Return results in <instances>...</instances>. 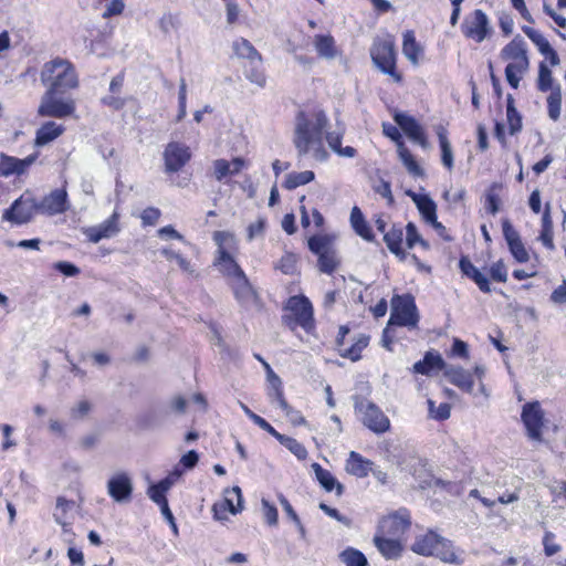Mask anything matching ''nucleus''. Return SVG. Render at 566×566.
Here are the masks:
<instances>
[{"label":"nucleus","instance_id":"obj_1","mask_svg":"<svg viewBox=\"0 0 566 566\" xmlns=\"http://www.w3.org/2000/svg\"><path fill=\"white\" fill-rule=\"evenodd\" d=\"M328 118L324 111L298 112L295 118L293 144L300 157L311 156L316 161H326L328 153L324 147L323 135L329 148L340 157L353 158L357 151L352 146H342L344 130L327 132Z\"/></svg>","mask_w":566,"mask_h":566},{"label":"nucleus","instance_id":"obj_2","mask_svg":"<svg viewBox=\"0 0 566 566\" xmlns=\"http://www.w3.org/2000/svg\"><path fill=\"white\" fill-rule=\"evenodd\" d=\"M40 80L46 86V91L65 93L78 86L77 74L73 64L61 57L44 63Z\"/></svg>","mask_w":566,"mask_h":566},{"label":"nucleus","instance_id":"obj_3","mask_svg":"<svg viewBox=\"0 0 566 566\" xmlns=\"http://www.w3.org/2000/svg\"><path fill=\"white\" fill-rule=\"evenodd\" d=\"M412 552L422 556H436L442 562L450 564H461V559L455 554L451 541L429 531L424 535L418 536L411 546Z\"/></svg>","mask_w":566,"mask_h":566},{"label":"nucleus","instance_id":"obj_4","mask_svg":"<svg viewBox=\"0 0 566 566\" xmlns=\"http://www.w3.org/2000/svg\"><path fill=\"white\" fill-rule=\"evenodd\" d=\"M370 56L376 65L384 74L390 75L397 83L401 82L402 76L396 70V48L391 35L375 39L370 48Z\"/></svg>","mask_w":566,"mask_h":566},{"label":"nucleus","instance_id":"obj_5","mask_svg":"<svg viewBox=\"0 0 566 566\" xmlns=\"http://www.w3.org/2000/svg\"><path fill=\"white\" fill-rule=\"evenodd\" d=\"M62 92L45 91L41 96L36 111L40 117L66 118L76 111V102L71 96H62Z\"/></svg>","mask_w":566,"mask_h":566},{"label":"nucleus","instance_id":"obj_6","mask_svg":"<svg viewBox=\"0 0 566 566\" xmlns=\"http://www.w3.org/2000/svg\"><path fill=\"white\" fill-rule=\"evenodd\" d=\"M355 412L361 423L376 434H382L390 429V420L373 401L355 397Z\"/></svg>","mask_w":566,"mask_h":566},{"label":"nucleus","instance_id":"obj_7","mask_svg":"<svg viewBox=\"0 0 566 566\" xmlns=\"http://www.w3.org/2000/svg\"><path fill=\"white\" fill-rule=\"evenodd\" d=\"M418 322L419 315L413 297L408 294L394 296L388 324L415 328Z\"/></svg>","mask_w":566,"mask_h":566},{"label":"nucleus","instance_id":"obj_8","mask_svg":"<svg viewBox=\"0 0 566 566\" xmlns=\"http://www.w3.org/2000/svg\"><path fill=\"white\" fill-rule=\"evenodd\" d=\"M35 213H40L39 202L30 192H24L4 210L2 219L15 224L29 222Z\"/></svg>","mask_w":566,"mask_h":566},{"label":"nucleus","instance_id":"obj_9","mask_svg":"<svg viewBox=\"0 0 566 566\" xmlns=\"http://www.w3.org/2000/svg\"><path fill=\"white\" fill-rule=\"evenodd\" d=\"M461 31L465 38L481 43L492 34L493 29L488 15L482 10L475 9L464 18Z\"/></svg>","mask_w":566,"mask_h":566},{"label":"nucleus","instance_id":"obj_10","mask_svg":"<svg viewBox=\"0 0 566 566\" xmlns=\"http://www.w3.org/2000/svg\"><path fill=\"white\" fill-rule=\"evenodd\" d=\"M522 421L526 428L527 436L534 441H542V427L544 411L538 401L527 402L523 406Z\"/></svg>","mask_w":566,"mask_h":566},{"label":"nucleus","instance_id":"obj_11","mask_svg":"<svg viewBox=\"0 0 566 566\" xmlns=\"http://www.w3.org/2000/svg\"><path fill=\"white\" fill-rule=\"evenodd\" d=\"M133 490V480L127 472H116L107 481V494L117 503L129 502Z\"/></svg>","mask_w":566,"mask_h":566},{"label":"nucleus","instance_id":"obj_12","mask_svg":"<svg viewBox=\"0 0 566 566\" xmlns=\"http://www.w3.org/2000/svg\"><path fill=\"white\" fill-rule=\"evenodd\" d=\"M234 297L244 310H260L261 301L258 292L251 285L247 275L233 281L231 284Z\"/></svg>","mask_w":566,"mask_h":566},{"label":"nucleus","instance_id":"obj_13","mask_svg":"<svg viewBox=\"0 0 566 566\" xmlns=\"http://www.w3.org/2000/svg\"><path fill=\"white\" fill-rule=\"evenodd\" d=\"M191 157L190 149L187 145L170 142L164 150V161L166 172L172 174L179 171Z\"/></svg>","mask_w":566,"mask_h":566},{"label":"nucleus","instance_id":"obj_14","mask_svg":"<svg viewBox=\"0 0 566 566\" xmlns=\"http://www.w3.org/2000/svg\"><path fill=\"white\" fill-rule=\"evenodd\" d=\"M222 235V232L214 233V240L219 244V255L216 258L214 265L224 276L229 279L231 284L233 281L239 280L241 276H244L245 273L235 262V260L230 255V253L224 248H222L220 240Z\"/></svg>","mask_w":566,"mask_h":566},{"label":"nucleus","instance_id":"obj_15","mask_svg":"<svg viewBox=\"0 0 566 566\" xmlns=\"http://www.w3.org/2000/svg\"><path fill=\"white\" fill-rule=\"evenodd\" d=\"M286 308L293 313L297 325L306 331L313 326V306L306 296L296 295L290 297Z\"/></svg>","mask_w":566,"mask_h":566},{"label":"nucleus","instance_id":"obj_16","mask_svg":"<svg viewBox=\"0 0 566 566\" xmlns=\"http://www.w3.org/2000/svg\"><path fill=\"white\" fill-rule=\"evenodd\" d=\"M394 120L412 142L419 144L424 149L429 147L423 128L415 117L397 112L394 115Z\"/></svg>","mask_w":566,"mask_h":566},{"label":"nucleus","instance_id":"obj_17","mask_svg":"<svg viewBox=\"0 0 566 566\" xmlns=\"http://www.w3.org/2000/svg\"><path fill=\"white\" fill-rule=\"evenodd\" d=\"M120 231L119 213L114 211L113 214L98 226L83 229V233L88 241L97 243L103 239H109Z\"/></svg>","mask_w":566,"mask_h":566},{"label":"nucleus","instance_id":"obj_18","mask_svg":"<svg viewBox=\"0 0 566 566\" xmlns=\"http://www.w3.org/2000/svg\"><path fill=\"white\" fill-rule=\"evenodd\" d=\"M502 230L513 258L518 263H526L530 260L528 252L522 242L520 233L514 229L509 219L502 220Z\"/></svg>","mask_w":566,"mask_h":566},{"label":"nucleus","instance_id":"obj_19","mask_svg":"<svg viewBox=\"0 0 566 566\" xmlns=\"http://www.w3.org/2000/svg\"><path fill=\"white\" fill-rule=\"evenodd\" d=\"M224 493V499L221 502L214 503L212 507L217 520L226 518L224 513L227 511L231 514H237L242 510V492L239 486L227 489Z\"/></svg>","mask_w":566,"mask_h":566},{"label":"nucleus","instance_id":"obj_20","mask_svg":"<svg viewBox=\"0 0 566 566\" xmlns=\"http://www.w3.org/2000/svg\"><path fill=\"white\" fill-rule=\"evenodd\" d=\"M410 516L406 511L396 512L381 520L379 531L382 535L398 538L410 527Z\"/></svg>","mask_w":566,"mask_h":566},{"label":"nucleus","instance_id":"obj_21","mask_svg":"<svg viewBox=\"0 0 566 566\" xmlns=\"http://www.w3.org/2000/svg\"><path fill=\"white\" fill-rule=\"evenodd\" d=\"M38 155L31 154L23 159L0 154V175L10 177L12 175L20 176L24 174L31 165L36 160Z\"/></svg>","mask_w":566,"mask_h":566},{"label":"nucleus","instance_id":"obj_22","mask_svg":"<svg viewBox=\"0 0 566 566\" xmlns=\"http://www.w3.org/2000/svg\"><path fill=\"white\" fill-rule=\"evenodd\" d=\"M39 202L40 213L54 216L67 210V193L64 189H55Z\"/></svg>","mask_w":566,"mask_h":566},{"label":"nucleus","instance_id":"obj_23","mask_svg":"<svg viewBox=\"0 0 566 566\" xmlns=\"http://www.w3.org/2000/svg\"><path fill=\"white\" fill-rule=\"evenodd\" d=\"M501 57L503 60H514L513 63H509L507 65H520L522 62H525L526 67H530L526 43L520 35H516L502 49Z\"/></svg>","mask_w":566,"mask_h":566},{"label":"nucleus","instance_id":"obj_24","mask_svg":"<svg viewBox=\"0 0 566 566\" xmlns=\"http://www.w3.org/2000/svg\"><path fill=\"white\" fill-rule=\"evenodd\" d=\"M444 376L461 390L468 394L473 392L474 380L471 371L460 366H446Z\"/></svg>","mask_w":566,"mask_h":566},{"label":"nucleus","instance_id":"obj_25","mask_svg":"<svg viewBox=\"0 0 566 566\" xmlns=\"http://www.w3.org/2000/svg\"><path fill=\"white\" fill-rule=\"evenodd\" d=\"M406 195L415 202L427 223L436 222L437 205L428 195H420L412 190H407Z\"/></svg>","mask_w":566,"mask_h":566},{"label":"nucleus","instance_id":"obj_26","mask_svg":"<svg viewBox=\"0 0 566 566\" xmlns=\"http://www.w3.org/2000/svg\"><path fill=\"white\" fill-rule=\"evenodd\" d=\"M64 132L65 127L63 125L52 120L45 122L35 132L34 145L43 147L59 138Z\"/></svg>","mask_w":566,"mask_h":566},{"label":"nucleus","instance_id":"obj_27","mask_svg":"<svg viewBox=\"0 0 566 566\" xmlns=\"http://www.w3.org/2000/svg\"><path fill=\"white\" fill-rule=\"evenodd\" d=\"M446 366L447 365L439 353L429 350L424 354L423 359L413 364L412 371L415 374L429 376L432 370H444Z\"/></svg>","mask_w":566,"mask_h":566},{"label":"nucleus","instance_id":"obj_28","mask_svg":"<svg viewBox=\"0 0 566 566\" xmlns=\"http://www.w3.org/2000/svg\"><path fill=\"white\" fill-rule=\"evenodd\" d=\"M374 543L377 549L386 559H396L402 553V545L398 538L376 535Z\"/></svg>","mask_w":566,"mask_h":566},{"label":"nucleus","instance_id":"obj_29","mask_svg":"<svg viewBox=\"0 0 566 566\" xmlns=\"http://www.w3.org/2000/svg\"><path fill=\"white\" fill-rule=\"evenodd\" d=\"M459 266L461 272L474 281V283L479 286V289L484 293L491 292V286L488 277L481 273V271L472 264V262L467 258L462 256L459 261Z\"/></svg>","mask_w":566,"mask_h":566},{"label":"nucleus","instance_id":"obj_30","mask_svg":"<svg viewBox=\"0 0 566 566\" xmlns=\"http://www.w3.org/2000/svg\"><path fill=\"white\" fill-rule=\"evenodd\" d=\"M373 462L363 458L359 453L350 451L346 460V471L357 478H365L371 470Z\"/></svg>","mask_w":566,"mask_h":566},{"label":"nucleus","instance_id":"obj_31","mask_svg":"<svg viewBox=\"0 0 566 566\" xmlns=\"http://www.w3.org/2000/svg\"><path fill=\"white\" fill-rule=\"evenodd\" d=\"M312 469L317 481L326 492H331L335 489L338 496L343 494L344 486L333 476L329 471L323 469L322 465L316 462L312 464Z\"/></svg>","mask_w":566,"mask_h":566},{"label":"nucleus","instance_id":"obj_32","mask_svg":"<svg viewBox=\"0 0 566 566\" xmlns=\"http://www.w3.org/2000/svg\"><path fill=\"white\" fill-rule=\"evenodd\" d=\"M232 48L238 57L247 59L250 64H261L262 56L249 40L240 38L233 42Z\"/></svg>","mask_w":566,"mask_h":566},{"label":"nucleus","instance_id":"obj_33","mask_svg":"<svg viewBox=\"0 0 566 566\" xmlns=\"http://www.w3.org/2000/svg\"><path fill=\"white\" fill-rule=\"evenodd\" d=\"M402 53L413 65H418L423 49L416 41L413 31L409 30L403 33Z\"/></svg>","mask_w":566,"mask_h":566},{"label":"nucleus","instance_id":"obj_34","mask_svg":"<svg viewBox=\"0 0 566 566\" xmlns=\"http://www.w3.org/2000/svg\"><path fill=\"white\" fill-rule=\"evenodd\" d=\"M350 224H352L354 231L359 237H361L366 241L374 240L375 237L371 231V228L365 220V217H364L361 210L357 206L353 207V209L350 211Z\"/></svg>","mask_w":566,"mask_h":566},{"label":"nucleus","instance_id":"obj_35","mask_svg":"<svg viewBox=\"0 0 566 566\" xmlns=\"http://www.w3.org/2000/svg\"><path fill=\"white\" fill-rule=\"evenodd\" d=\"M244 166L242 158H234L231 163L226 159H218L213 163L214 176L217 180H222L228 175L238 174Z\"/></svg>","mask_w":566,"mask_h":566},{"label":"nucleus","instance_id":"obj_36","mask_svg":"<svg viewBox=\"0 0 566 566\" xmlns=\"http://www.w3.org/2000/svg\"><path fill=\"white\" fill-rule=\"evenodd\" d=\"M402 228L394 226L388 232L384 233V241L391 253L405 258L402 250Z\"/></svg>","mask_w":566,"mask_h":566},{"label":"nucleus","instance_id":"obj_37","mask_svg":"<svg viewBox=\"0 0 566 566\" xmlns=\"http://www.w3.org/2000/svg\"><path fill=\"white\" fill-rule=\"evenodd\" d=\"M314 46L321 57L332 60L336 56L335 41L332 35H315Z\"/></svg>","mask_w":566,"mask_h":566},{"label":"nucleus","instance_id":"obj_38","mask_svg":"<svg viewBox=\"0 0 566 566\" xmlns=\"http://www.w3.org/2000/svg\"><path fill=\"white\" fill-rule=\"evenodd\" d=\"M168 413L167 410H150L140 415L137 419L139 428L144 430H154L163 423V418Z\"/></svg>","mask_w":566,"mask_h":566},{"label":"nucleus","instance_id":"obj_39","mask_svg":"<svg viewBox=\"0 0 566 566\" xmlns=\"http://www.w3.org/2000/svg\"><path fill=\"white\" fill-rule=\"evenodd\" d=\"M369 337L365 335H360L356 342L349 346L345 347L344 345L338 347V353L342 357L348 358L352 361H357L361 357V352L364 348L368 346Z\"/></svg>","mask_w":566,"mask_h":566},{"label":"nucleus","instance_id":"obj_40","mask_svg":"<svg viewBox=\"0 0 566 566\" xmlns=\"http://www.w3.org/2000/svg\"><path fill=\"white\" fill-rule=\"evenodd\" d=\"M398 156L409 174L415 177L423 176V169L418 165L412 154L403 143H399Z\"/></svg>","mask_w":566,"mask_h":566},{"label":"nucleus","instance_id":"obj_41","mask_svg":"<svg viewBox=\"0 0 566 566\" xmlns=\"http://www.w3.org/2000/svg\"><path fill=\"white\" fill-rule=\"evenodd\" d=\"M437 135L440 143L441 148V161L444 167H447L449 170L453 167V153L451 148V144L447 137V130L439 126L437 130Z\"/></svg>","mask_w":566,"mask_h":566},{"label":"nucleus","instance_id":"obj_42","mask_svg":"<svg viewBox=\"0 0 566 566\" xmlns=\"http://www.w3.org/2000/svg\"><path fill=\"white\" fill-rule=\"evenodd\" d=\"M282 446L289 449L298 460H305L307 450L305 447L292 437L281 434L274 437Z\"/></svg>","mask_w":566,"mask_h":566},{"label":"nucleus","instance_id":"obj_43","mask_svg":"<svg viewBox=\"0 0 566 566\" xmlns=\"http://www.w3.org/2000/svg\"><path fill=\"white\" fill-rule=\"evenodd\" d=\"M339 559L346 566H367L366 556L358 549L348 547L339 554Z\"/></svg>","mask_w":566,"mask_h":566},{"label":"nucleus","instance_id":"obj_44","mask_svg":"<svg viewBox=\"0 0 566 566\" xmlns=\"http://www.w3.org/2000/svg\"><path fill=\"white\" fill-rule=\"evenodd\" d=\"M315 175L311 170H305L301 172H291L286 176L284 181V187L286 189H295L300 186L306 185L314 179Z\"/></svg>","mask_w":566,"mask_h":566},{"label":"nucleus","instance_id":"obj_45","mask_svg":"<svg viewBox=\"0 0 566 566\" xmlns=\"http://www.w3.org/2000/svg\"><path fill=\"white\" fill-rule=\"evenodd\" d=\"M73 507V502L64 497H57L55 512L53 514L54 520L57 524L63 527L64 532L69 531L70 524L65 521L66 513Z\"/></svg>","mask_w":566,"mask_h":566},{"label":"nucleus","instance_id":"obj_46","mask_svg":"<svg viewBox=\"0 0 566 566\" xmlns=\"http://www.w3.org/2000/svg\"><path fill=\"white\" fill-rule=\"evenodd\" d=\"M560 105H562V90H560L559 85H555V88H553V92H551L549 96L547 97L548 116L553 120H557L559 118Z\"/></svg>","mask_w":566,"mask_h":566},{"label":"nucleus","instance_id":"obj_47","mask_svg":"<svg viewBox=\"0 0 566 566\" xmlns=\"http://www.w3.org/2000/svg\"><path fill=\"white\" fill-rule=\"evenodd\" d=\"M554 78L552 75V71L545 64V62H541L538 66V77H537V88L541 92H553L555 86L553 85Z\"/></svg>","mask_w":566,"mask_h":566},{"label":"nucleus","instance_id":"obj_48","mask_svg":"<svg viewBox=\"0 0 566 566\" xmlns=\"http://www.w3.org/2000/svg\"><path fill=\"white\" fill-rule=\"evenodd\" d=\"M338 264L339 260L334 249L318 255V268L324 273L332 274Z\"/></svg>","mask_w":566,"mask_h":566},{"label":"nucleus","instance_id":"obj_49","mask_svg":"<svg viewBox=\"0 0 566 566\" xmlns=\"http://www.w3.org/2000/svg\"><path fill=\"white\" fill-rule=\"evenodd\" d=\"M310 250L319 255L333 250L332 239L328 235H314L308 240Z\"/></svg>","mask_w":566,"mask_h":566},{"label":"nucleus","instance_id":"obj_50","mask_svg":"<svg viewBox=\"0 0 566 566\" xmlns=\"http://www.w3.org/2000/svg\"><path fill=\"white\" fill-rule=\"evenodd\" d=\"M501 188L502 186L500 184H493L485 195L486 209L493 216L500 210L499 190H501Z\"/></svg>","mask_w":566,"mask_h":566},{"label":"nucleus","instance_id":"obj_51","mask_svg":"<svg viewBox=\"0 0 566 566\" xmlns=\"http://www.w3.org/2000/svg\"><path fill=\"white\" fill-rule=\"evenodd\" d=\"M245 77L251 82L256 84L260 87H263L266 82V77L264 75L262 63L261 64H250L244 69Z\"/></svg>","mask_w":566,"mask_h":566},{"label":"nucleus","instance_id":"obj_52","mask_svg":"<svg viewBox=\"0 0 566 566\" xmlns=\"http://www.w3.org/2000/svg\"><path fill=\"white\" fill-rule=\"evenodd\" d=\"M240 407L243 410V412L261 429H263L273 437L279 436V432L264 418L254 413L247 405L240 402Z\"/></svg>","mask_w":566,"mask_h":566},{"label":"nucleus","instance_id":"obj_53","mask_svg":"<svg viewBox=\"0 0 566 566\" xmlns=\"http://www.w3.org/2000/svg\"><path fill=\"white\" fill-rule=\"evenodd\" d=\"M297 256L294 253L286 252L275 264V269L284 274H294L296 272Z\"/></svg>","mask_w":566,"mask_h":566},{"label":"nucleus","instance_id":"obj_54","mask_svg":"<svg viewBox=\"0 0 566 566\" xmlns=\"http://www.w3.org/2000/svg\"><path fill=\"white\" fill-rule=\"evenodd\" d=\"M528 70L526 67V63L522 62L520 65H506L505 67V76L506 81L513 88H517L520 84L518 74H523Z\"/></svg>","mask_w":566,"mask_h":566},{"label":"nucleus","instance_id":"obj_55","mask_svg":"<svg viewBox=\"0 0 566 566\" xmlns=\"http://www.w3.org/2000/svg\"><path fill=\"white\" fill-rule=\"evenodd\" d=\"M406 243L409 249H412L417 243L428 248V243L421 238L413 222H409L406 226Z\"/></svg>","mask_w":566,"mask_h":566},{"label":"nucleus","instance_id":"obj_56","mask_svg":"<svg viewBox=\"0 0 566 566\" xmlns=\"http://www.w3.org/2000/svg\"><path fill=\"white\" fill-rule=\"evenodd\" d=\"M92 405L88 400L78 401L70 411L71 417L75 420L84 419L91 411Z\"/></svg>","mask_w":566,"mask_h":566},{"label":"nucleus","instance_id":"obj_57","mask_svg":"<svg viewBox=\"0 0 566 566\" xmlns=\"http://www.w3.org/2000/svg\"><path fill=\"white\" fill-rule=\"evenodd\" d=\"M266 220L259 217L258 220L248 227V240L252 241L258 237H262L265 230Z\"/></svg>","mask_w":566,"mask_h":566},{"label":"nucleus","instance_id":"obj_58","mask_svg":"<svg viewBox=\"0 0 566 566\" xmlns=\"http://www.w3.org/2000/svg\"><path fill=\"white\" fill-rule=\"evenodd\" d=\"M165 494L166 493L157 489L156 484H151L147 490V495L149 499L158 504L160 509L167 510L168 501Z\"/></svg>","mask_w":566,"mask_h":566},{"label":"nucleus","instance_id":"obj_59","mask_svg":"<svg viewBox=\"0 0 566 566\" xmlns=\"http://www.w3.org/2000/svg\"><path fill=\"white\" fill-rule=\"evenodd\" d=\"M263 515L269 525H276L277 524V510L275 506L270 504V502L265 499H262L261 501Z\"/></svg>","mask_w":566,"mask_h":566},{"label":"nucleus","instance_id":"obj_60","mask_svg":"<svg viewBox=\"0 0 566 566\" xmlns=\"http://www.w3.org/2000/svg\"><path fill=\"white\" fill-rule=\"evenodd\" d=\"M555 535L546 532L543 538L544 552L546 556H553L560 551V546L554 543Z\"/></svg>","mask_w":566,"mask_h":566},{"label":"nucleus","instance_id":"obj_61","mask_svg":"<svg viewBox=\"0 0 566 566\" xmlns=\"http://www.w3.org/2000/svg\"><path fill=\"white\" fill-rule=\"evenodd\" d=\"M490 274L491 277L497 282H506L507 280V271L502 261H497L494 264H492L490 269Z\"/></svg>","mask_w":566,"mask_h":566},{"label":"nucleus","instance_id":"obj_62","mask_svg":"<svg viewBox=\"0 0 566 566\" xmlns=\"http://www.w3.org/2000/svg\"><path fill=\"white\" fill-rule=\"evenodd\" d=\"M54 269L69 277L76 276L80 273V269L67 261H59L54 263Z\"/></svg>","mask_w":566,"mask_h":566},{"label":"nucleus","instance_id":"obj_63","mask_svg":"<svg viewBox=\"0 0 566 566\" xmlns=\"http://www.w3.org/2000/svg\"><path fill=\"white\" fill-rule=\"evenodd\" d=\"M160 217V211L157 208L148 207L142 212V221L144 226H154Z\"/></svg>","mask_w":566,"mask_h":566},{"label":"nucleus","instance_id":"obj_64","mask_svg":"<svg viewBox=\"0 0 566 566\" xmlns=\"http://www.w3.org/2000/svg\"><path fill=\"white\" fill-rule=\"evenodd\" d=\"M109 2L106 4V9L103 12V18H109L113 15H118L124 10V1L123 0H108Z\"/></svg>","mask_w":566,"mask_h":566}]
</instances>
